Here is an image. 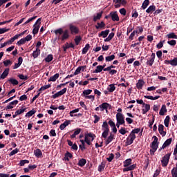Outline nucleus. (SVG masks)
<instances>
[{
  "instance_id": "7ed1b4c3",
  "label": "nucleus",
  "mask_w": 177,
  "mask_h": 177,
  "mask_svg": "<svg viewBox=\"0 0 177 177\" xmlns=\"http://www.w3.org/2000/svg\"><path fill=\"white\" fill-rule=\"evenodd\" d=\"M41 18H39L35 24H34L33 27V30H32V34L34 35H36V34H38V31H39V28H40V26H41Z\"/></svg>"
},
{
  "instance_id": "79ce46f5",
  "label": "nucleus",
  "mask_w": 177,
  "mask_h": 177,
  "mask_svg": "<svg viewBox=\"0 0 177 177\" xmlns=\"http://www.w3.org/2000/svg\"><path fill=\"white\" fill-rule=\"evenodd\" d=\"M45 62H46V63H50V62H52V60H53V55L52 54H49L45 59H44Z\"/></svg>"
},
{
  "instance_id": "9d476101",
  "label": "nucleus",
  "mask_w": 177,
  "mask_h": 177,
  "mask_svg": "<svg viewBox=\"0 0 177 177\" xmlns=\"http://www.w3.org/2000/svg\"><path fill=\"white\" fill-rule=\"evenodd\" d=\"M165 64H171V66H177V57H174L171 60H167V59L165 60Z\"/></svg>"
},
{
  "instance_id": "2eb2a0df",
  "label": "nucleus",
  "mask_w": 177,
  "mask_h": 177,
  "mask_svg": "<svg viewBox=\"0 0 177 177\" xmlns=\"http://www.w3.org/2000/svg\"><path fill=\"white\" fill-rule=\"evenodd\" d=\"M145 82L143 80H139L136 84V88L137 89H142L143 88V86L145 85Z\"/></svg>"
},
{
  "instance_id": "6ab92c4d",
  "label": "nucleus",
  "mask_w": 177,
  "mask_h": 177,
  "mask_svg": "<svg viewBox=\"0 0 177 177\" xmlns=\"http://www.w3.org/2000/svg\"><path fill=\"white\" fill-rule=\"evenodd\" d=\"M104 27H106V24H104V21L97 22V25H95L96 30H102Z\"/></svg>"
},
{
  "instance_id": "f704fd0d",
  "label": "nucleus",
  "mask_w": 177,
  "mask_h": 177,
  "mask_svg": "<svg viewBox=\"0 0 177 177\" xmlns=\"http://www.w3.org/2000/svg\"><path fill=\"white\" fill-rule=\"evenodd\" d=\"M39 55H41V50L39 48H36V50L33 51L32 57L34 59H37Z\"/></svg>"
},
{
  "instance_id": "4d7b16f0",
  "label": "nucleus",
  "mask_w": 177,
  "mask_h": 177,
  "mask_svg": "<svg viewBox=\"0 0 177 177\" xmlns=\"http://www.w3.org/2000/svg\"><path fill=\"white\" fill-rule=\"evenodd\" d=\"M165 43V40H163L162 41H160L157 45H156V48L158 49H161V48H162V46H164V44Z\"/></svg>"
},
{
  "instance_id": "774afa93",
  "label": "nucleus",
  "mask_w": 177,
  "mask_h": 177,
  "mask_svg": "<svg viewBox=\"0 0 177 177\" xmlns=\"http://www.w3.org/2000/svg\"><path fill=\"white\" fill-rule=\"evenodd\" d=\"M109 132L110 131H103L102 133V138L104 139H107V136H109Z\"/></svg>"
},
{
  "instance_id": "9b49d317",
  "label": "nucleus",
  "mask_w": 177,
  "mask_h": 177,
  "mask_svg": "<svg viewBox=\"0 0 177 177\" xmlns=\"http://www.w3.org/2000/svg\"><path fill=\"white\" fill-rule=\"evenodd\" d=\"M102 131L110 132V127H109V123L107 122V121L103 122V124L102 125Z\"/></svg>"
},
{
  "instance_id": "473e14b6",
  "label": "nucleus",
  "mask_w": 177,
  "mask_h": 177,
  "mask_svg": "<svg viewBox=\"0 0 177 177\" xmlns=\"http://www.w3.org/2000/svg\"><path fill=\"white\" fill-rule=\"evenodd\" d=\"M34 154L37 158H39V157H42V151L39 149H37L34 151Z\"/></svg>"
},
{
  "instance_id": "09e8293b",
  "label": "nucleus",
  "mask_w": 177,
  "mask_h": 177,
  "mask_svg": "<svg viewBox=\"0 0 177 177\" xmlns=\"http://www.w3.org/2000/svg\"><path fill=\"white\" fill-rule=\"evenodd\" d=\"M5 67H8V66H12L13 64V62L10 61V59H6V61L3 62Z\"/></svg>"
},
{
  "instance_id": "7c9ffc66",
  "label": "nucleus",
  "mask_w": 177,
  "mask_h": 177,
  "mask_svg": "<svg viewBox=\"0 0 177 177\" xmlns=\"http://www.w3.org/2000/svg\"><path fill=\"white\" fill-rule=\"evenodd\" d=\"M153 12H156V6H154V5L150 6L146 10V12H147V13H153Z\"/></svg>"
},
{
  "instance_id": "ea45409f",
  "label": "nucleus",
  "mask_w": 177,
  "mask_h": 177,
  "mask_svg": "<svg viewBox=\"0 0 177 177\" xmlns=\"http://www.w3.org/2000/svg\"><path fill=\"white\" fill-rule=\"evenodd\" d=\"M80 133H81V129H77L73 133V134L71 136V139L75 138L77 135H80Z\"/></svg>"
},
{
  "instance_id": "c03bdc74",
  "label": "nucleus",
  "mask_w": 177,
  "mask_h": 177,
  "mask_svg": "<svg viewBox=\"0 0 177 177\" xmlns=\"http://www.w3.org/2000/svg\"><path fill=\"white\" fill-rule=\"evenodd\" d=\"M85 164H86V160L84 158H82L79 160L77 165H79V167H84Z\"/></svg>"
},
{
  "instance_id": "a18cd8bd",
  "label": "nucleus",
  "mask_w": 177,
  "mask_h": 177,
  "mask_svg": "<svg viewBox=\"0 0 177 177\" xmlns=\"http://www.w3.org/2000/svg\"><path fill=\"white\" fill-rule=\"evenodd\" d=\"M91 93H92V90L91 89H87V90H84L83 91V93H82V96H84V97L86 96H88V95H91Z\"/></svg>"
},
{
  "instance_id": "423d86ee",
  "label": "nucleus",
  "mask_w": 177,
  "mask_h": 177,
  "mask_svg": "<svg viewBox=\"0 0 177 177\" xmlns=\"http://www.w3.org/2000/svg\"><path fill=\"white\" fill-rule=\"evenodd\" d=\"M116 121L123 125H125V119L124 115L122 113H118L116 114Z\"/></svg>"
},
{
  "instance_id": "20e7f679",
  "label": "nucleus",
  "mask_w": 177,
  "mask_h": 177,
  "mask_svg": "<svg viewBox=\"0 0 177 177\" xmlns=\"http://www.w3.org/2000/svg\"><path fill=\"white\" fill-rule=\"evenodd\" d=\"M169 158H171V153H167L162 157L161 160L162 167H167L168 165Z\"/></svg>"
},
{
  "instance_id": "bb28decb",
  "label": "nucleus",
  "mask_w": 177,
  "mask_h": 177,
  "mask_svg": "<svg viewBox=\"0 0 177 177\" xmlns=\"http://www.w3.org/2000/svg\"><path fill=\"white\" fill-rule=\"evenodd\" d=\"M59 77H60V75L59 73H56L53 76H51L48 81V82H55L56 80H57Z\"/></svg>"
},
{
  "instance_id": "58836bf2",
  "label": "nucleus",
  "mask_w": 177,
  "mask_h": 177,
  "mask_svg": "<svg viewBox=\"0 0 177 177\" xmlns=\"http://www.w3.org/2000/svg\"><path fill=\"white\" fill-rule=\"evenodd\" d=\"M144 97L145 99H149L150 100H157V99H160V95H156L155 97H153L151 95H145Z\"/></svg>"
},
{
  "instance_id": "1a4fd4ad",
  "label": "nucleus",
  "mask_w": 177,
  "mask_h": 177,
  "mask_svg": "<svg viewBox=\"0 0 177 177\" xmlns=\"http://www.w3.org/2000/svg\"><path fill=\"white\" fill-rule=\"evenodd\" d=\"M18 104H19V101H18L17 100H14V101L10 102L9 105H8V106L4 109V110H6V111L10 110V109H13V107H14L13 106H16V105Z\"/></svg>"
},
{
  "instance_id": "bf43d9fd",
  "label": "nucleus",
  "mask_w": 177,
  "mask_h": 177,
  "mask_svg": "<svg viewBox=\"0 0 177 177\" xmlns=\"http://www.w3.org/2000/svg\"><path fill=\"white\" fill-rule=\"evenodd\" d=\"M139 16V13H138V11L136 9H134L132 12V17H134V19H138V17Z\"/></svg>"
},
{
  "instance_id": "cd10ccee",
  "label": "nucleus",
  "mask_w": 177,
  "mask_h": 177,
  "mask_svg": "<svg viewBox=\"0 0 177 177\" xmlns=\"http://www.w3.org/2000/svg\"><path fill=\"white\" fill-rule=\"evenodd\" d=\"M172 143V138H168L162 145V149H165V147H168L169 145Z\"/></svg>"
},
{
  "instance_id": "a211bd4d",
  "label": "nucleus",
  "mask_w": 177,
  "mask_h": 177,
  "mask_svg": "<svg viewBox=\"0 0 177 177\" xmlns=\"http://www.w3.org/2000/svg\"><path fill=\"white\" fill-rule=\"evenodd\" d=\"M136 168V164H133L123 169V172H128V171H133Z\"/></svg>"
},
{
  "instance_id": "5fc2aeb1",
  "label": "nucleus",
  "mask_w": 177,
  "mask_h": 177,
  "mask_svg": "<svg viewBox=\"0 0 177 177\" xmlns=\"http://www.w3.org/2000/svg\"><path fill=\"white\" fill-rule=\"evenodd\" d=\"M106 167V164L102 162L101 165H100L98 166V171L99 172H102V171H103V169H104V167Z\"/></svg>"
},
{
  "instance_id": "338daca9",
  "label": "nucleus",
  "mask_w": 177,
  "mask_h": 177,
  "mask_svg": "<svg viewBox=\"0 0 177 177\" xmlns=\"http://www.w3.org/2000/svg\"><path fill=\"white\" fill-rule=\"evenodd\" d=\"M18 77H19V80H24L26 81V80H28V76H24L23 74L18 75Z\"/></svg>"
},
{
  "instance_id": "aec40b11",
  "label": "nucleus",
  "mask_w": 177,
  "mask_h": 177,
  "mask_svg": "<svg viewBox=\"0 0 177 177\" xmlns=\"http://www.w3.org/2000/svg\"><path fill=\"white\" fill-rule=\"evenodd\" d=\"M8 75H9V68H7L4 70V71L3 72V73L0 76V79L1 80H5V78L6 77H8Z\"/></svg>"
},
{
  "instance_id": "3c124183",
  "label": "nucleus",
  "mask_w": 177,
  "mask_h": 177,
  "mask_svg": "<svg viewBox=\"0 0 177 177\" xmlns=\"http://www.w3.org/2000/svg\"><path fill=\"white\" fill-rule=\"evenodd\" d=\"M8 81L12 85H19V81H17V80L16 79L10 78V80H8Z\"/></svg>"
},
{
  "instance_id": "c756f323",
  "label": "nucleus",
  "mask_w": 177,
  "mask_h": 177,
  "mask_svg": "<svg viewBox=\"0 0 177 177\" xmlns=\"http://www.w3.org/2000/svg\"><path fill=\"white\" fill-rule=\"evenodd\" d=\"M150 5V0H145L142 4V9L145 10V9H147V6Z\"/></svg>"
},
{
  "instance_id": "c9c22d12",
  "label": "nucleus",
  "mask_w": 177,
  "mask_h": 177,
  "mask_svg": "<svg viewBox=\"0 0 177 177\" xmlns=\"http://www.w3.org/2000/svg\"><path fill=\"white\" fill-rule=\"evenodd\" d=\"M123 164H124V167L125 168L128 167L129 165H131V164H132V159L129 158V159L125 160L123 162Z\"/></svg>"
},
{
  "instance_id": "5701e85b",
  "label": "nucleus",
  "mask_w": 177,
  "mask_h": 177,
  "mask_svg": "<svg viewBox=\"0 0 177 177\" xmlns=\"http://www.w3.org/2000/svg\"><path fill=\"white\" fill-rule=\"evenodd\" d=\"M114 139V136L113 133H110L109 136L106 138L105 143H106V146H107V145H110V143H111V142H113V140Z\"/></svg>"
},
{
  "instance_id": "4be33fe9",
  "label": "nucleus",
  "mask_w": 177,
  "mask_h": 177,
  "mask_svg": "<svg viewBox=\"0 0 177 177\" xmlns=\"http://www.w3.org/2000/svg\"><path fill=\"white\" fill-rule=\"evenodd\" d=\"M133 32L138 37L139 34H142L143 32V27L137 26L136 30H133Z\"/></svg>"
},
{
  "instance_id": "6e6552de",
  "label": "nucleus",
  "mask_w": 177,
  "mask_h": 177,
  "mask_svg": "<svg viewBox=\"0 0 177 177\" xmlns=\"http://www.w3.org/2000/svg\"><path fill=\"white\" fill-rule=\"evenodd\" d=\"M156 59V53H153L151 55L150 59L147 61V65L151 67L154 64V60Z\"/></svg>"
},
{
  "instance_id": "f257e3e1",
  "label": "nucleus",
  "mask_w": 177,
  "mask_h": 177,
  "mask_svg": "<svg viewBox=\"0 0 177 177\" xmlns=\"http://www.w3.org/2000/svg\"><path fill=\"white\" fill-rule=\"evenodd\" d=\"M54 33L55 35H58V39H61L62 41H66V39L70 38V34L67 29L63 30V28H60L54 30Z\"/></svg>"
},
{
  "instance_id": "b1692460",
  "label": "nucleus",
  "mask_w": 177,
  "mask_h": 177,
  "mask_svg": "<svg viewBox=\"0 0 177 177\" xmlns=\"http://www.w3.org/2000/svg\"><path fill=\"white\" fill-rule=\"evenodd\" d=\"M82 41V37H81V35H76L75 37L74 41L76 46L80 45Z\"/></svg>"
},
{
  "instance_id": "0e129e2a",
  "label": "nucleus",
  "mask_w": 177,
  "mask_h": 177,
  "mask_svg": "<svg viewBox=\"0 0 177 177\" xmlns=\"http://www.w3.org/2000/svg\"><path fill=\"white\" fill-rule=\"evenodd\" d=\"M119 132L121 133V135H125L128 132V131L126 130L125 127H122L120 130Z\"/></svg>"
},
{
  "instance_id": "680f3d73",
  "label": "nucleus",
  "mask_w": 177,
  "mask_h": 177,
  "mask_svg": "<svg viewBox=\"0 0 177 177\" xmlns=\"http://www.w3.org/2000/svg\"><path fill=\"white\" fill-rule=\"evenodd\" d=\"M26 110H27V108L18 109L16 111V113H17V114H18V115H20V114H23V113H24V111H26Z\"/></svg>"
},
{
  "instance_id": "c85d7f7f",
  "label": "nucleus",
  "mask_w": 177,
  "mask_h": 177,
  "mask_svg": "<svg viewBox=\"0 0 177 177\" xmlns=\"http://www.w3.org/2000/svg\"><path fill=\"white\" fill-rule=\"evenodd\" d=\"M102 71H103V66L98 65L96 66V69L93 71V74H97L98 73H102Z\"/></svg>"
},
{
  "instance_id": "72a5a7b5",
  "label": "nucleus",
  "mask_w": 177,
  "mask_h": 177,
  "mask_svg": "<svg viewBox=\"0 0 177 177\" xmlns=\"http://www.w3.org/2000/svg\"><path fill=\"white\" fill-rule=\"evenodd\" d=\"M107 91H109L110 93L114 92V91H115V85L114 84H109Z\"/></svg>"
},
{
  "instance_id": "ddd939ff",
  "label": "nucleus",
  "mask_w": 177,
  "mask_h": 177,
  "mask_svg": "<svg viewBox=\"0 0 177 177\" xmlns=\"http://www.w3.org/2000/svg\"><path fill=\"white\" fill-rule=\"evenodd\" d=\"M70 48L75 49V46L73 43H66V46H63L64 52H67V49H70Z\"/></svg>"
},
{
  "instance_id": "e433bc0d",
  "label": "nucleus",
  "mask_w": 177,
  "mask_h": 177,
  "mask_svg": "<svg viewBox=\"0 0 177 177\" xmlns=\"http://www.w3.org/2000/svg\"><path fill=\"white\" fill-rule=\"evenodd\" d=\"M89 48H91V45H89V44H86L85 45V47L83 48L82 49V55H86V53H88V50H89Z\"/></svg>"
},
{
  "instance_id": "f3484780",
  "label": "nucleus",
  "mask_w": 177,
  "mask_h": 177,
  "mask_svg": "<svg viewBox=\"0 0 177 177\" xmlns=\"http://www.w3.org/2000/svg\"><path fill=\"white\" fill-rule=\"evenodd\" d=\"M158 131H159V133L160 135H162V136H165V135H167V132L164 131V125L163 124L158 125Z\"/></svg>"
},
{
  "instance_id": "49530a36",
  "label": "nucleus",
  "mask_w": 177,
  "mask_h": 177,
  "mask_svg": "<svg viewBox=\"0 0 177 177\" xmlns=\"http://www.w3.org/2000/svg\"><path fill=\"white\" fill-rule=\"evenodd\" d=\"M115 59V55H111L105 57V62H113Z\"/></svg>"
},
{
  "instance_id": "f8f14e48",
  "label": "nucleus",
  "mask_w": 177,
  "mask_h": 177,
  "mask_svg": "<svg viewBox=\"0 0 177 177\" xmlns=\"http://www.w3.org/2000/svg\"><path fill=\"white\" fill-rule=\"evenodd\" d=\"M99 107L100 108L101 111H104V110H107L109 107H110V104L107 102H104L102 104H100Z\"/></svg>"
},
{
  "instance_id": "dca6fc26",
  "label": "nucleus",
  "mask_w": 177,
  "mask_h": 177,
  "mask_svg": "<svg viewBox=\"0 0 177 177\" xmlns=\"http://www.w3.org/2000/svg\"><path fill=\"white\" fill-rule=\"evenodd\" d=\"M70 124H71V120H66L64 123H62L59 126V129H61V131H63L64 129V128H66V127H68V125H70Z\"/></svg>"
},
{
  "instance_id": "8fccbe9b",
  "label": "nucleus",
  "mask_w": 177,
  "mask_h": 177,
  "mask_svg": "<svg viewBox=\"0 0 177 177\" xmlns=\"http://www.w3.org/2000/svg\"><path fill=\"white\" fill-rule=\"evenodd\" d=\"M26 164H30V160H20L19 165L20 167H24Z\"/></svg>"
},
{
  "instance_id": "0eeeda50",
  "label": "nucleus",
  "mask_w": 177,
  "mask_h": 177,
  "mask_svg": "<svg viewBox=\"0 0 177 177\" xmlns=\"http://www.w3.org/2000/svg\"><path fill=\"white\" fill-rule=\"evenodd\" d=\"M110 16L112 21H120V17H118V14L117 13V11L111 12Z\"/></svg>"
},
{
  "instance_id": "052dcab7",
  "label": "nucleus",
  "mask_w": 177,
  "mask_h": 177,
  "mask_svg": "<svg viewBox=\"0 0 177 177\" xmlns=\"http://www.w3.org/2000/svg\"><path fill=\"white\" fill-rule=\"evenodd\" d=\"M26 39L24 38L21 39L19 41H17V44L19 46H21V45H24V44H26Z\"/></svg>"
},
{
  "instance_id": "864d4df0",
  "label": "nucleus",
  "mask_w": 177,
  "mask_h": 177,
  "mask_svg": "<svg viewBox=\"0 0 177 177\" xmlns=\"http://www.w3.org/2000/svg\"><path fill=\"white\" fill-rule=\"evenodd\" d=\"M171 176L172 177H177V167L176 166V167H174L171 169Z\"/></svg>"
},
{
  "instance_id": "603ef678",
  "label": "nucleus",
  "mask_w": 177,
  "mask_h": 177,
  "mask_svg": "<svg viewBox=\"0 0 177 177\" xmlns=\"http://www.w3.org/2000/svg\"><path fill=\"white\" fill-rule=\"evenodd\" d=\"M86 136H87V138H91V142H93V140H95V138H96V135L93 134L92 133L86 134Z\"/></svg>"
},
{
  "instance_id": "f03ea898",
  "label": "nucleus",
  "mask_w": 177,
  "mask_h": 177,
  "mask_svg": "<svg viewBox=\"0 0 177 177\" xmlns=\"http://www.w3.org/2000/svg\"><path fill=\"white\" fill-rule=\"evenodd\" d=\"M69 27V31H71V35H78L80 34V28H78L77 26L70 24L68 25Z\"/></svg>"
},
{
  "instance_id": "69168bd1",
  "label": "nucleus",
  "mask_w": 177,
  "mask_h": 177,
  "mask_svg": "<svg viewBox=\"0 0 177 177\" xmlns=\"http://www.w3.org/2000/svg\"><path fill=\"white\" fill-rule=\"evenodd\" d=\"M167 44L171 46H175L176 45V40H170L167 41Z\"/></svg>"
},
{
  "instance_id": "a878e982",
  "label": "nucleus",
  "mask_w": 177,
  "mask_h": 177,
  "mask_svg": "<svg viewBox=\"0 0 177 177\" xmlns=\"http://www.w3.org/2000/svg\"><path fill=\"white\" fill-rule=\"evenodd\" d=\"M103 15V11H101L98 13H97V15L96 16H94L93 17V21H97V20H100V19H102V16Z\"/></svg>"
},
{
  "instance_id": "412c9836",
  "label": "nucleus",
  "mask_w": 177,
  "mask_h": 177,
  "mask_svg": "<svg viewBox=\"0 0 177 177\" xmlns=\"http://www.w3.org/2000/svg\"><path fill=\"white\" fill-rule=\"evenodd\" d=\"M109 32H110V30H106L102 31L100 33L98 34V37H102V38H106Z\"/></svg>"
},
{
  "instance_id": "2f4dec72",
  "label": "nucleus",
  "mask_w": 177,
  "mask_h": 177,
  "mask_svg": "<svg viewBox=\"0 0 177 177\" xmlns=\"http://www.w3.org/2000/svg\"><path fill=\"white\" fill-rule=\"evenodd\" d=\"M37 113V111L35 109H32L31 111H28L25 117H27L28 118H30V117H32L34 114Z\"/></svg>"
},
{
  "instance_id": "4468645a",
  "label": "nucleus",
  "mask_w": 177,
  "mask_h": 177,
  "mask_svg": "<svg viewBox=\"0 0 177 177\" xmlns=\"http://www.w3.org/2000/svg\"><path fill=\"white\" fill-rule=\"evenodd\" d=\"M142 114H146L149 110H150V104H145L144 105L142 106Z\"/></svg>"
},
{
  "instance_id": "393cba45",
  "label": "nucleus",
  "mask_w": 177,
  "mask_h": 177,
  "mask_svg": "<svg viewBox=\"0 0 177 177\" xmlns=\"http://www.w3.org/2000/svg\"><path fill=\"white\" fill-rule=\"evenodd\" d=\"M70 158H73V154L67 151L66 153L64 154V160L65 161H70Z\"/></svg>"
},
{
  "instance_id": "13d9d810",
  "label": "nucleus",
  "mask_w": 177,
  "mask_h": 177,
  "mask_svg": "<svg viewBox=\"0 0 177 177\" xmlns=\"http://www.w3.org/2000/svg\"><path fill=\"white\" fill-rule=\"evenodd\" d=\"M19 151H20V150L17 148L12 150L9 154L10 157H12V156H15V154H17V153H19Z\"/></svg>"
},
{
  "instance_id": "37998d69",
  "label": "nucleus",
  "mask_w": 177,
  "mask_h": 177,
  "mask_svg": "<svg viewBox=\"0 0 177 177\" xmlns=\"http://www.w3.org/2000/svg\"><path fill=\"white\" fill-rule=\"evenodd\" d=\"M171 120V118L169 115L166 116V118L164 120L165 126L168 128L169 127V120Z\"/></svg>"
},
{
  "instance_id": "de8ad7c7",
  "label": "nucleus",
  "mask_w": 177,
  "mask_h": 177,
  "mask_svg": "<svg viewBox=\"0 0 177 177\" xmlns=\"http://www.w3.org/2000/svg\"><path fill=\"white\" fill-rule=\"evenodd\" d=\"M133 138H129V137L127 138V141H126V146H131L132 143H133Z\"/></svg>"
},
{
  "instance_id": "4c0bfd02",
  "label": "nucleus",
  "mask_w": 177,
  "mask_h": 177,
  "mask_svg": "<svg viewBox=\"0 0 177 177\" xmlns=\"http://www.w3.org/2000/svg\"><path fill=\"white\" fill-rule=\"evenodd\" d=\"M165 113H167V106L162 105L159 112V114L160 115H165Z\"/></svg>"
},
{
  "instance_id": "6e6d98bb",
  "label": "nucleus",
  "mask_w": 177,
  "mask_h": 177,
  "mask_svg": "<svg viewBox=\"0 0 177 177\" xmlns=\"http://www.w3.org/2000/svg\"><path fill=\"white\" fill-rule=\"evenodd\" d=\"M78 111H80V108L75 109L74 110H72L71 111H70L69 114L71 117H74V114H75V113H78Z\"/></svg>"
},
{
  "instance_id": "a19ab883",
  "label": "nucleus",
  "mask_w": 177,
  "mask_h": 177,
  "mask_svg": "<svg viewBox=\"0 0 177 177\" xmlns=\"http://www.w3.org/2000/svg\"><path fill=\"white\" fill-rule=\"evenodd\" d=\"M167 38H169V39H177V35L175 34V32H171L168 35H167Z\"/></svg>"
},
{
  "instance_id": "39448f33",
  "label": "nucleus",
  "mask_w": 177,
  "mask_h": 177,
  "mask_svg": "<svg viewBox=\"0 0 177 177\" xmlns=\"http://www.w3.org/2000/svg\"><path fill=\"white\" fill-rule=\"evenodd\" d=\"M153 141L151 142V148L153 150H157L158 149V145L160 142H158V138L157 136H153Z\"/></svg>"
},
{
  "instance_id": "e2e57ef3",
  "label": "nucleus",
  "mask_w": 177,
  "mask_h": 177,
  "mask_svg": "<svg viewBox=\"0 0 177 177\" xmlns=\"http://www.w3.org/2000/svg\"><path fill=\"white\" fill-rule=\"evenodd\" d=\"M120 15L122 16H127V10L125 8H121L119 10Z\"/></svg>"
}]
</instances>
